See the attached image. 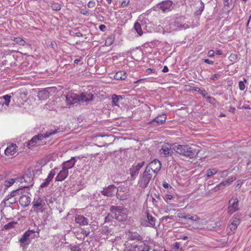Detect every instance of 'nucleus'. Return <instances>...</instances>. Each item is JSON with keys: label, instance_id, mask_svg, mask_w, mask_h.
<instances>
[{"label": "nucleus", "instance_id": "1", "mask_svg": "<svg viewBox=\"0 0 251 251\" xmlns=\"http://www.w3.org/2000/svg\"><path fill=\"white\" fill-rule=\"evenodd\" d=\"M175 151L180 154L190 158L195 157L198 153L195 147L189 145H177L175 146Z\"/></svg>", "mask_w": 251, "mask_h": 251}, {"label": "nucleus", "instance_id": "2", "mask_svg": "<svg viewBox=\"0 0 251 251\" xmlns=\"http://www.w3.org/2000/svg\"><path fill=\"white\" fill-rule=\"evenodd\" d=\"M190 22H189L185 17L183 16H178L175 17L173 21L170 24L173 30H182L186 29L190 27Z\"/></svg>", "mask_w": 251, "mask_h": 251}, {"label": "nucleus", "instance_id": "3", "mask_svg": "<svg viewBox=\"0 0 251 251\" xmlns=\"http://www.w3.org/2000/svg\"><path fill=\"white\" fill-rule=\"evenodd\" d=\"M58 132V129H51L47 131L44 134L39 133L34 136L30 140L26 142V146L29 148L34 146L38 141H42L45 138H48L52 135L57 134Z\"/></svg>", "mask_w": 251, "mask_h": 251}, {"label": "nucleus", "instance_id": "4", "mask_svg": "<svg viewBox=\"0 0 251 251\" xmlns=\"http://www.w3.org/2000/svg\"><path fill=\"white\" fill-rule=\"evenodd\" d=\"M109 211L114 216V218L119 221H125L127 219V215L125 209L120 206L112 205Z\"/></svg>", "mask_w": 251, "mask_h": 251}, {"label": "nucleus", "instance_id": "5", "mask_svg": "<svg viewBox=\"0 0 251 251\" xmlns=\"http://www.w3.org/2000/svg\"><path fill=\"white\" fill-rule=\"evenodd\" d=\"M152 179V175L151 173L145 170L140 176L138 184L142 189L147 188L150 181Z\"/></svg>", "mask_w": 251, "mask_h": 251}, {"label": "nucleus", "instance_id": "6", "mask_svg": "<svg viewBox=\"0 0 251 251\" xmlns=\"http://www.w3.org/2000/svg\"><path fill=\"white\" fill-rule=\"evenodd\" d=\"M149 22V20L148 18H144L142 20L138 19L135 23L133 29L139 36H141L144 32V30L147 31L146 25Z\"/></svg>", "mask_w": 251, "mask_h": 251}, {"label": "nucleus", "instance_id": "7", "mask_svg": "<svg viewBox=\"0 0 251 251\" xmlns=\"http://www.w3.org/2000/svg\"><path fill=\"white\" fill-rule=\"evenodd\" d=\"M145 165L144 161H135L129 170L130 180H134L138 176L139 171Z\"/></svg>", "mask_w": 251, "mask_h": 251}, {"label": "nucleus", "instance_id": "8", "mask_svg": "<svg viewBox=\"0 0 251 251\" xmlns=\"http://www.w3.org/2000/svg\"><path fill=\"white\" fill-rule=\"evenodd\" d=\"M173 2L170 0L162 1L153 7V10L156 11H162L167 12L171 11L173 9Z\"/></svg>", "mask_w": 251, "mask_h": 251}, {"label": "nucleus", "instance_id": "9", "mask_svg": "<svg viewBox=\"0 0 251 251\" xmlns=\"http://www.w3.org/2000/svg\"><path fill=\"white\" fill-rule=\"evenodd\" d=\"M33 211L36 213H42L44 211V207L46 203L44 200L40 198H34L32 202Z\"/></svg>", "mask_w": 251, "mask_h": 251}, {"label": "nucleus", "instance_id": "10", "mask_svg": "<svg viewBox=\"0 0 251 251\" xmlns=\"http://www.w3.org/2000/svg\"><path fill=\"white\" fill-rule=\"evenodd\" d=\"M146 217L142 219L141 224L146 226L154 227L155 226L156 218L148 211L145 212Z\"/></svg>", "mask_w": 251, "mask_h": 251}, {"label": "nucleus", "instance_id": "11", "mask_svg": "<svg viewBox=\"0 0 251 251\" xmlns=\"http://www.w3.org/2000/svg\"><path fill=\"white\" fill-rule=\"evenodd\" d=\"M161 168V162L158 160L154 159L146 166L145 170H148L150 173L153 172L154 174L156 175ZM156 175L154 176V177Z\"/></svg>", "mask_w": 251, "mask_h": 251}, {"label": "nucleus", "instance_id": "12", "mask_svg": "<svg viewBox=\"0 0 251 251\" xmlns=\"http://www.w3.org/2000/svg\"><path fill=\"white\" fill-rule=\"evenodd\" d=\"M240 219L241 215L238 214H234L230 219L228 225V227L231 230L232 233H234L237 229L238 226L240 223Z\"/></svg>", "mask_w": 251, "mask_h": 251}, {"label": "nucleus", "instance_id": "13", "mask_svg": "<svg viewBox=\"0 0 251 251\" xmlns=\"http://www.w3.org/2000/svg\"><path fill=\"white\" fill-rule=\"evenodd\" d=\"M175 147L173 148L171 144L169 143H165L163 145L159 153L161 155H163L164 157H169L171 156L175 151Z\"/></svg>", "mask_w": 251, "mask_h": 251}, {"label": "nucleus", "instance_id": "14", "mask_svg": "<svg viewBox=\"0 0 251 251\" xmlns=\"http://www.w3.org/2000/svg\"><path fill=\"white\" fill-rule=\"evenodd\" d=\"M166 119V115L165 114L159 115L149 122L148 124L152 127L158 126L163 125L165 122Z\"/></svg>", "mask_w": 251, "mask_h": 251}, {"label": "nucleus", "instance_id": "15", "mask_svg": "<svg viewBox=\"0 0 251 251\" xmlns=\"http://www.w3.org/2000/svg\"><path fill=\"white\" fill-rule=\"evenodd\" d=\"M238 202L239 201L237 198L232 197L229 200L227 207V211L229 214H231L239 210Z\"/></svg>", "mask_w": 251, "mask_h": 251}, {"label": "nucleus", "instance_id": "16", "mask_svg": "<svg viewBox=\"0 0 251 251\" xmlns=\"http://www.w3.org/2000/svg\"><path fill=\"white\" fill-rule=\"evenodd\" d=\"M117 189L116 186L112 184L105 187L103 190L101 191V193L105 197H112L117 193Z\"/></svg>", "mask_w": 251, "mask_h": 251}, {"label": "nucleus", "instance_id": "17", "mask_svg": "<svg viewBox=\"0 0 251 251\" xmlns=\"http://www.w3.org/2000/svg\"><path fill=\"white\" fill-rule=\"evenodd\" d=\"M66 101L67 105H72L79 102V95L74 93H68L66 96Z\"/></svg>", "mask_w": 251, "mask_h": 251}, {"label": "nucleus", "instance_id": "18", "mask_svg": "<svg viewBox=\"0 0 251 251\" xmlns=\"http://www.w3.org/2000/svg\"><path fill=\"white\" fill-rule=\"evenodd\" d=\"M58 170L59 169L57 167H55L53 169H52L48 174V177L45 179L44 181L41 184L40 187L45 188L47 187L53 179L56 173L58 171Z\"/></svg>", "mask_w": 251, "mask_h": 251}, {"label": "nucleus", "instance_id": "19", "mask_svg": "<svg viewBox=\"0 0 251 251\" xmlns=\"http://www.w3.org/2000/svg\"><path fill=\"white\" fill-rule=\"evenodd\" d=\"M79 101L82 102L89 103L94 98V95L89 90L84 91L79 95Z\"/></svg>", "mask_w": 251, "mask_h": 251}, {"label": "nucleus", "instance_id": "20", "mask_svg": "<svg viewBox=\"0 0 251 251\" xmlns=\"http://www.w3.org/2000/svg\"><path fill=\"white\" fill-rule=\"evenodd\" d=\"M151 247L144 241H140L137 245H134L132 251H150Z\"/></svg>", "mask_w": 251, "mask_h": 251}, {"label": "nucleus", "instance_id": "21", "mask_svg": "<svg viewBox=\"0 0 251 251\" xmlns=\"http://www.w3.org/2000/svg\"><path fill=\"white\" fill-rule=\"evenodd\" d=\"M53 89V87H48L39 91L37 96L39 100H45L47 99L50 96V90Z\"/></svg>", "mask_w": 251, "mask_h": 251}, {"label": "nucleus", "instance_id": "22", "mask_svg": "<svg viewBox=\"0 0 251 251\" xmlns=\"http://www.w3.org/2000/svg\"><path fill=\"white\" fill-rule=\"evenodd\" d=\"M76 162L75 157H72L70 160L63 162L61 164V167L65 168L68 170L73 168Z\"/></svg>", "mask_w": 251, "mask_h": 251}, {"label": "nucleus", "instance_id": "23", "mask_svg": "<svg viewBox=\"0 0 251 251\" xmlns=\"http://www.w3.org/2000/svg\"><path fill=\"white\" fill-rule=\"evenodd\" d=\"M68 175V171L62 167V170L60 171L57 176L55 177V181H62L67 177Z\"/></svg>", "mask_w": 251, "mask_h": 251}, {"label": "nucleus", "instance_id": "24", "mask_svg": "<svg viewBox=\"0 0 251 251\" xmlns=\"http://www.w3.org/2000/svg\"><path fill=\"white\" fill-rule=\"evenodd\" d=\"M18 197H10V194L8 195L3 200V202L6 206H10L16 203L18 201Z\"/></svg>", "mask_w": 251, "mask_h": 251}, {"label": "nucleus", "instance_id": "25", "mask_svg": "<svg viewBox=\"0 0 251 251\" xmlns=\"http://www.w3.org/2000/svg\"><path fill=\"white\" fill-rule=\"evenodd\" d=\"M19 201L20 204L23 207H27L30 202V198L29 196L26 195H22L19 198Z\"/></svg>", "mask_w": 251, "mask_h": 251}, {"label": "nucleus", "instance_id": "26", "mask_svg": "<svg viewBox=\"0 0 251 251\" xmlns=\"http://www.w3.org/2000/svg\"><path fill=\"white\" fill-rule=\"evenodd\" d=\"M75 221L80 226H85L88 224V219L83 215H76L75 217Z\"/></svg>", "mask_w": 251, "mask_h": 251}, {"label": "nucleus", "instance_id": "27", "mask_svg": "<svg viewBox=\"0 0 251 251\" xmlns=\"http://www.w3.org/2000/svg\"><path fill=\"white\" fill-rule=\"evenodd\" d=\"M17 146L15 144H11L5 150V154L7 155H13L17 152Z\"/></svg>", "mask_w": 251, "mask_h": 251}, {"label": "nucleus", "instance_id": "28", "mask_svg": "<svg viewBox=\"0 0 251 251\" xmlns=\"http://www.w3.org/2000/svg\"><path fill=\"white\" fill-rule=\"evenodd\" d=\"M28 187V186H24V187H22L21 188H19L15 190L12 191L10 194V196L20 198V196H21V195H22L24 193V190L26 187Z\"/></svg>", "mask_w": 251, "mask_h": 251}, {"label": "nucleus", "instance_id": "29", "mask_svg": "<svg viewBox=\"0 0 251 251\" xmlns=\"http://www.w3.org/2000/svg\"><path fill=\"white\" fill-rule=\"evenodd\" d=\"M127 239L128 240H137L140 242L143 239V238L137 232H129L128 235Z\"/></svg>", "mask_w": 251, "mask_h": 251}, {"label": "nucleus", "instance_id": "30", "mask_svg": "<svg viewBox=\"0 0 251 251\" xmlns=\"http://www.w3.org/2000/svg\"><path fill=\"white\" fill-rule=\"evenodd\" d=\"M126 77V73L124 71H118L114 75V78L116 80H125Z\"/></svg>", "mask_w": 251, "mask_h": 251}, {"label": "nucleus", "instance_id": "31", "mask_svg": "<svg viewBox=\"0 0 251 251\" xmlns=\"http://www.w3.org/2000/svg\"><path fill=\"white\" fill-rule=\"evenodd\" d=\"M29 233L28 232L25 231L22 236L19 238V242L21 244H28L30 242V240L29 239Z\"/></svg>", "mask_w": 251, "mask_h": 251}, {"label": "nucleus", "instance_id": "32", "mask_svg": "<svg viewBox=\"0 0 251 251\" xmlns=\"http://www.w3.org/2000/svg\"><path fill=\"white\" fill-rule=\"evenodd\" d=\"M100 233L102 235H106L108 238V236L112 235L113 232L111 228H109L107 226H103L100 230Z\"/></svg>", "mask_w": 251, "mask_h": 251}, {"label": "nucleus", "instance_id": "33", "mask_svg": "<svg viewBox=\"0 0 251 251\" xmlns=\"http://www.w3.org/2000/svg\"><path fill=\"white\" fill-rule=\"evenodd\" d=\"M122 100L121 96H118L115 94L113 95L112 96V104L113 106H118L119 101L120 100Z\"/></svg>", "mask_w": 251, "mask_h": 251}, {"label": "nucleus", "instance_id": "34", "mask_svg": "<svg viewBox=\"0 0 251 251\" xmlns=\"http://www.w3.org/2000/svg\"><path fill=\"white\" fill-rule=\"evenodd\" d=\"M11 97L8 95H6L4 96H3L2 97H0V99H3L4 100V101L3 102H0V105L1 106H3L4 104H5L6 106H8L9 105V103L10 102Z\"/></svg>", "mask_w": 251, "mask_h": 251}, {"label": "nucleus", "instance_id": "35", "mask_svg": "<svg viewBox=\"0 0 251 251\" xmlns=\"http://www.w3.org/2000/svg\"><path fill=\"white\" fill-rule=\"evenodd\" d=\"M218 172L216 168H213L212 169H208L206 171V174L204 176L205 177L207 178L212 176L213 175L217 174Z\"/></svg>", "mask_w": 251, "mask_h": 251}, {"label": "nucleus", "instance_id": "36", "mask_svg": "<svg viewBox=\"0 0 251 251\" xmlns=\"http://www.w3.org/2000/svg\"><path fill=\"white\" fill-rule=\"evenodd\" d=\"M11 40H13L17 44H18L20 45H21V46H25L26 44V42L24 39H23L22 38L19 37H12Z\"/></svg>", "mask_w": 251, "mask_h": 251}, {"label": "nucleus", "instance_id": "37", "mask_svg": "<svg viewBox=\"0 0 251 251\" xmlns=\"http://www.w3.org/2000/svg\"><path fill=\"white\" fill-rule=\"evenodd\" d=\"M18 179L19 180V181H20L21 182H23V181H25V179H28L30 181V182H29L30 186H32L33 184L32 177L29 176L27 175H26L24 176L19 177Z\"/></svg>", "mask_w": 251, "mask_h": 251}, {"label": "nucleus", "instance_id": "38", "mask_svg": "<svg viewBox=\"0 0 251 251\" xmlns=\"http://www.w3.org/2000/svg\"><path fill=\"white\" fill-rule=\"evenodd\" d=\"M172 250L176 251H182V248L180 247V242H176L171 245Z\"/></svg>", "mask_w": 251, "mask_h": 251}, {"label": "nucleus", "instance_id": "39", "mask_svg": "<svg viewBox=\"0 0 251 251\" xmlns=\"http://www.w3.org/2000/svg\"><path fill=\"white\" fill-rule=\"evenodd\" d=\"M204 98H205L207 102L211 103L213 105L215 106L216 103L217 102V100L211 96H207V95H205V97H204Z\"/></svg>", "mask_w": 251, "mask_h": 251}, {"label": "nucleus", "instance_id": "40", "mask_svg": "<svg viewBox=\"0 0 251 251\" xmlns=\"http://www.w3.org/2000/svg\"><path fill=\"white\" fill-rule=\"evenodd\" d=\"M17 224V222H11L4 226V228L5 229H9L13 228L15 227V226Z\"/></svg>", "mask_w": 251, "mask_h": 251}, {"label": "nucleus", "instance_id": "41", "mask_svg": "<svg viewBox=\"0 0 251 251\" xmlns=\"http://www.w3.org/2000/svg\"><path fill=\"white\" fill-rule=\"evenodd\" d=\"M192 90H194L195 91H197L200 93L202 96L204 98L205 97V95H207V93L206 92V91L204 89H201L199 87H193Z\"/></svg>", "mask_w": 251, "mask_h": 251}, {"label": "nucleus", "instance_id": "42", "mask_svg": "<svg viewBox=\"0 0 251 251\" xmlns=\"http://www.w3.org/2000/svg\"><path fill=\"white\" fill-rule=\"evenodd\" d=\"M204 8V4L203 2L201 1V6L199 8H198V9L195 12V14L198 16H200L201 14L202 11H203V9Z\"/></svg>", "mask_w": 251, "mask_h": 251}, {"label": "nucleus", "instance_id": "43", "mask_svg": "<svg viewBox=\"0 0 251 251\" xmlns=\"http://www.w3.org/2000/svg\"><path fill=\"white\" fill-rule=\"evenodd\" d=\"M121 191L118 189L117 193L115 194L116 195L117 198L120 200H124L126 199V195L124 194H121Z\"/></svg>", "mask_w": 251, "mask_h": 251}, {"label": "nucleus", "instance_id": "44", "mask_svg": "<svg viewBox=\"0 0 251 251\" xmlns=\"http://www.w3.org/2000/svg\"><path fill=\"white\" fill-rule=\"evenodd\" d=\"M15 182V181L14 179L11 178L10 179H7L4 182V185L5 186V187L8 188L12 186Z\"/></svg>", "mask_w": 251, "mask_h": 251}, {"label": "nucleus", "instance_id": "45", "mask_svg": "<svg viewBox=\"0 0 251 251\" xmlns=\"http://www.w3.org/2000/svg\"><path fill=\"white\" fill-rule=\"evenodd\" d=\"M235 179V178L234 179L233 178V177L229 178L227 179L224 180L222 182H221V185H222L224 187L226 186H227L230 185L234 180Z\"/></svg>", "mask_w": 251, "mask_h": 251}, {"label": "nucleus", "instance_id": "46", "mask_svg": "<svg viewBox=\"0 0 251 251\" xmlns=\"http://www.w3.org/2000/svg\"><path fill=\"white\" fill-rule=\"evenodd\" d=\"M238 58V55L237 54L231 53L229 55L228 59L230 61L233 62H235L237 60Z\"/></svg>", "mask_w": 251, "mask_h": 251}, {"label": "nucleus", "instance_id": "47", "mask_svg": "<svg viewBox=\"0 0 251 251\" xmlns=\"http://www.w3.org/2000/svg\"><path fill=\"white\" fill-rule=\"evenodd\" d=\"M26 232H28L29 233V239H33L35 238V237H37L38 235L36 234V231L34 230H28L26 231Z\"/></svg>", "mask_w": 251, "mask_h": 251}, {"label": "nucleus", "instance_id": "48", "mask_svg": "<svg viewBox=\"0 0 251 251\" xmlns=\"http://www.w3.org/2000/svg\"><path fill=\"white\" fill-rule=\"evenodd\" d=\"M247 82V80L246 79H244L243 81H240L239 82V88L240 90L243 91L245 89V83Z\"/></svg>", "mask_w": 251, "mask_h": 251}, {"label": "nucleus", "instance_id": "49", "mask_svg": "<svg viewBox=\"0 0 251 251\" xmlns=\"http://www.w3.org/2000/svg\"><path fill=\"white\" fill-rule=\"evenodd\" d=\"M114 42V38L112 37H108L105 40V44L106 46L111 45Z\"/></svg>", "mask_w": 251, "mask_h": 251}, {"label": "nucleus", "instance_id": "50", "mask_svg": "<svg viewBox=\"0 0 251 251\" xmlns=\"http://www.w3.org/2000/svg\"><path fill=\"white\" fill-rule=\"evenodd\" d=\"M51 7L53 10H56V11L59 10L61 8V5L58 3H52L51 4Z\"/></svg>", "mask_w": 251, "mask_h": 251}, {"label": "nucleus", "instance_id": "51", "mask_svg": "<svg viewBox=\"0 0 251 251\" xmlns=\"http://www.w3.org/2000/svg\"><path fill=\"white\" fill-rule=\"evenodd\" d=\"M229 173V171L228 170H226L221 171L220 173V177H222V178L226 177L227 176Z\"/></svg>", "mask_w": 251, "mask_h": 251}, {"label": "nucleus", "instance_id": "52", "mask_svg": "<svg viewBox=\"0 0 251 251\" xmlns=\"http://www.w3.org/2000/svg\"><path fill=\"white\" fill-rule=\"evenodd\" d=\"M113 218H114V216L112 214H108L105 217V222H109L111 221Z\"/></svg>", "mask_w": 251, "mask_h": 251}, {"label": "nucleus", "instance_id": "53", "mask_svg": "<svg viewBox=\"0 0 251 251\" xmlns=\"http://www.w3.org/2000/svg\"><path fill=\"white\" fill-rule=\"evenodd\" d=\"M224 186L222 185H221V183H220V184H218L216 186H215L213 190L214 192H217L218 191H219L220 190L224 189Z\"/></svg>", "mask_w": 251, "mask_h": 251}, {"label": "nucleus", "instance_id": "54", "mask_svg": "<svg viewBox=\"0 0 251 251\" xmlns=\"http://www.w3.org/2000/svg\"><path fill=\"white\" fill-rule=\"evenodd\" d=\"M221 76V75L220 74H215L212 75L211 79L214 81H216L218 80Z\"/></svg>", "mask_w": 251, "mask_h": 251}, {"label": "nucleus", "instance_id": "55", "mask_svg": "<svg viewBox=\"0 0 251 251\" xmlns=\"http://www.w3.org/2000/svg\"><path fill=\"white\" fill-rule=\"evenodd\" d=\"M130 2V0H123L121 4V7L126 6Z\"/></svg>", "mask_w": 251, "mask_h": 251}, {"label": "nucleus", "instance_id": "56", "mask_svg": "<svg viewBox=\"0 0 251 251\" xmlns=\"http://www.w3.org/2000/svg\"><path fill=\"white\" fill-rule=\"evenodd\" d=\"M190 220L193 221H198L200 220V218L196 215L191 216L190 215Z\"/></svg>", "mask_w": 251, "mask_h": 251}, {"label": "nucleus", "instance_id": "57", "mask_svg": "<svg viewBox=\"0 0 251 251\" xmlns=\"http://www.w3.org/2000/svg\"><path fill=\"white\" fill-rule=\"evenodd\" d=\"M95 2L93 0H91L88 2L87 6L89 8H93L95 6Z\"/></svg>", "mask_w": 251, "mask_h": 251}, {"label": "nucleus", "instance_id": "58", "mask_svg": "<svg viewBox=\"0 0 251 251\" xmlns=\"http://www.w3.org/2000/svg\"><path fill=\"white\" fill-rule=\"evenodd\" d=\"M71 251H80V249L77 246H74L71 248Z\"/></svg>", "mask_w": 251, "mask_h": 251}, {"label": "nucleus", "instance_id": "59", "mask_svg": "<svg viewBox=\"0 0 251 251\" xmlns=\"http://www.w3.org/2000/svg\"><path fill=\"white\" fill-rule=\"evenodd\" d=\"M173 198L172 195L170 194L166 195L165 197L164 198V200L167 201V200H171Z\"/></svg>", "mask_w": 251, "mask_h": 251}, {"label": "nucleus", "instance_id": "60", "mask_svg": "<svg viewBox=\"0 0 251 251\" xmlns=\"http://www.w3.org/2000/svg\"><path fill=\"white\" fill-rule=\"evenodd\" d=\"M203 61L205 63H207L208 64H213L214 63V62L212 60H210L208 59H203Z\"/></svg>", "mask_w": 251, "mask_h": 251}, {"label": "nucleus", "instance_id": "61", "mask_svg": "<svg viewBox=\"0 0 251 251\" xmlns=\"http://www.w3.org/2000/svg\"><path fill=\"white\" fill-rule=\"evenodd\" d=\"M214 51L213 50H210L208 51L207 55L209 57H213L214 56Z\"/></svg>", "mask_w": 251, "mask_h": 251}, {"label": "nucleus", "instance_id": "62", "mask_svg": "<svg viewBox=\"0 0 251 251\" xmlns=\"http://www.w3.org/2000/svg\"><path fill=\"white\" fill-rule=\"evenodd\" d=\"M81 233L83 235H84L85 237H87L89 235V234L90 233V231L88 230H86L83 229L82 230Z\"/></svg>", "mask_w": 251, "mask_h": 251}, {"label": "nucleus", "instance_id": "63", "mask_svg": "<svg viewBox=\"0 0 251 251\" xmlns=\"http://www.w3.org/2000/svg\"><path fill=\"white\" fill-rule=\"evenodd\" d=\"M155 70L154 69H150V68H149V69H147V70H146V72L148 74H150L152 73H154L155 72Z\"/></svg>", "mask_w": 251, "mask_h": 251}, {"label": "nucleus", "instance_id": "64", "mask_svg": "<svg viewBox=\"0 0 251 251\" xmlns=\"http://www.w3.org/2000/svg\"><path fill=\"white\" fill-rule=\"evenodd\" d=\"M105 28H106V26L104 25H100L99 26V29L102 31H104L105 30Z\"/></svg>", "mask_w": 251, "mask_h": 251}]
</instances>
